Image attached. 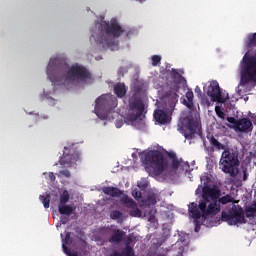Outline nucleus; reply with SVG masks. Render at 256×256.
I'll return each mask as SVG.
<instances>
[{
  "label": "nucleus",
  "mask_w": 256,
  "mask_h": 256,
  "mask_svg": "<svg viewBox=\"0 0 256 256\" xmlns=\"http://www.w3.org/2000/svg\"><path fill=\"white\" fill-rule=\"evenodd\" d=\"M40 200L42 201L44 208L49 209V203H51V200L49 199V196H42L40 195Z\"/></svg>",
  "instance_id": "33"
},
{
  "label": "nucleus",
  "mask_w": 256,
  "mask_h": 256,
  "mask_svg": "<svg viewBox=\"0 0 256 256\" xmlns=\"http://www.w3.org/2000/svg\"><path fill=\"white\" fill-rule=\"evenodd\" d=\"M58 211L60 215H67V217H71V215H73V211H75V208H73L71 205L59 204Z\"/></svg>",
  "instance_id": "21"
},
{
  "label": "nucleus",
  "mask_w": 256,
  "mask_h": 256,
  "mask_svg": "<svg viewBox=\"0 0 256 256\" xmlns=\"http://www.w3.org/2000/svg\"><path fill=\"white\" fill-rule=\"evenodd\" d=\"M111 219L115 220H122L123 219V213L118 210H113L110 214Z\"/></svg>",
  "instance_id": "31"
},
{
  "label": "nucleus",
  "mask_w": 256,
  "mask_h": 256,
  "mask_svg": "<svg viewBox=\"0 0 256 256\" xmlns=\"http://www.w3.org/2000/svg\"><path fill=\"white\" fill-rule=\"evenodd\" d=\"M132 209L133 210L130 211L131 217H141L142 215L141 209L137 208V206Z\"/></svg>",
  "instance_id": "34"
},
{
  "label": "nucleus",
  "mask_w": 256,
  "mask_h": 256,
  "mask_svg": "<svg viewBox=\"0 0 256 256\" xmlns=\"http://www.w3.org/2000/svg\"><path fill=\"white\" fill-rule=\"evenodd\" d=\"M245 217H247V219H251V217H256V201H254L252 204L245 208Z\"/></svg>",
  "instance_id": "28"
},
{
  "label": "nucleus",
  "mask_w": 256,
  "mask_h": 256,
  "mask_svg": "<svg viewBox=\"0 0 256 256\" xmlns=\"http://www.w3.org/2000/svg\"><path fill=\"white\" fill-rule=\"evenodd\" d=\"M207 95L210 97L211 101L217 103H225V98L221 95V88L217 81H213L207 88Z\"/></svg>",
  "instance_id": "12"
},
{
  "label": "nucleus",
  "mask_w": 256,
  "mask_h": 256,
  "mask_svg": "<svg viewBox=\"0 0 256 256\" xmlns=\"http://www.w3.org/2000/svg\"><path fill=\"white\" fill-rule=\"evenodd\" d=\"M69 63L67 62V58L65 56H57V57H52L48 63V65H68Z\"/></svg>",
  "instance_id": "25"
},
{
  "label": "nucleus",
  "mask_w": 256,
  "mask_h": 256,
  "mask_svg": "<svg viewBox=\"0 0 256 256\" xmlns=\"http://www.w3.org/2000/svg\"><path fill=\"white\" fill-rule=\"evenodd\" d=\"M227 121L233 125L235 130L237 129V123H239V120L235 119V117H228Z\"/></svg>",
  "instance_id": "38"
},
{
  "label": "nucleus",
  "mask_w": 256,
  "mask_h": 256,
  "mask_svg": "<svg viewBox=\"0 0 256 256\" xmlns=\"http://www.w3.org/2000/svg\"><path fill=\"white\" fill-rule=\"evenodd\" d=\"M183 169L184 171H189V162L184 163Z\"/></svg>",
  "instance_id": "44"
},
{
  "label": "nucleus",
  "mask_w": 256,
  "mask_h": 256,
  "mask_svg": "<svg viewBox=\"0 0 256 256\" xmlns=\"http://www.w3.org/2000/svg\"><path fill=\"white\" fill-rule=\"evenodd\" d=\"M195 98V95L193 94L192 90H188L186 92V99H183V104L188 107V109L193 108V99Z\"/></svg>",
  "instance_id": "27"
},
{
  "label": "nucleus",
  "mask_w": 256,
  "mask_h": 256,
  "mask_svg": "<svg viewBox=\"0 0 256 256\" xmlns=\"http://www.w3.org/2000/svg\"><path fill=\"white\" fill-rule=\"evenodd\" d=\"M58 177H66V179H70L71 172L69 170H61L58 174Z\"/></svg>",
  "instance_id": "35"
},
{
  "label": "nucleus",
  "mask_w": 256,
  "mask_h": 256,
  "mask_svg": "<svg viewBox=\"0 0 256 256\" xmlns=\"http://www.w3.org/2000/svg\"><path fill=\"white\" fill-rule=\"evenodd\" d=\"M117 107V97L113 95H102L98 97L95 101V111L97 115L102 111H109L111 109H115Z\"/></svg>",
  "instance_id": "10"
},
{
  "label": "nucleus",
  "mask_w": 256,
  "mask_h": 256,
  "mask_svg": "<svg viewBox=\"0 0 256 256\" xmlns=\"http://www.w3.org/2000/svg\"><path fill=\"white\" fill-rule=\"evenodd\" d=\"M209 139V143L211 146L206 147V151L208 153H215V151H221L225 149L223 143L219 142L215 136H211Z\"/></svg>",
  "instance_id": "15"
},
{
  "label": "nucleus",
  "mask_w": 256,
  "mask_h": 256,
  "mask_svg": "<svg viewBox=\"0 0 256 256\" xmlns=\"http://www.w3.org/2000/svg\"><path fill=\"white\" fill-rule=\"evenodd\" d=\"M144 163L148 167H146V171L148 173H152L153 175H161L165 169L169 166L167 163V158L163 156L159 150H150L144 154Z\"/></svg>",
  "instance_id": "5"
},
{
  "label": "nucleus",
  "mask_w": 256,
  "mask_h": 256,
  "mask_svg": "<svg viewBox=\"0 0 256 256\" xmlns=\"http://www.w3.org/2000/svg\"><path fill=\"white\" fill-rule=\"evenodd\" d=\"M60 221H61L62 225H65L67 223L68 219L66 217H61Z\"/></svg>",
  "instance_id": "43"
},
{
  "label": "nucleus",
  "mask_w": 256,
  "mask_h": 256,
  "mask_svg": "<svg viewBox=\"0 0 256 256\" xmlns=\"http://www.w3.org/2000/svg\"><path fill=\"white\" fill-rule=\"evenodd\" d=\"M154 119L157 121V123H160V125H167L169 123V114L165 113V111L158 109L154 112Z\"/></svg>",
  "instance_id": "16"
},
{
  "label": "nucleus",
  "mask_w": 256,
  "mask_h": 256,
  "mask_svg": "<svg viewBox=\"0 0 256 256\" xmlns=\"http://www.w3.org/2000/svg\"><path fill=\"white\" fill-rule=\"evenodd\" d=\"M135 235L129 234L126 238L125 247H132L131 244L135 242Z\"/></svg>",
  "instance_id": "32"
},
{
  "label": "nucleus",
  "mask_w": 256,
  "mask_h": 256,
  "mask_svg": "<svg viewBox=\"0 0 256 256\" xmlns=\"http://www.w3.org/2000/svg\"><path fill=\"white\" fill-rule=\"evenodd\" d=\"M121 203L124 205V207H127L128 209H135L137 207V204L133 200V198H130L128 195H124L121 198Z\"/></svg>",
  "instance_id": "24"
},
{
  "label": "nucleus",
  "mask_w": 256,
  "mask_h": 256,
  "mask_svg": "<svg viewBox=\"0 0 256 256\" xmlns=\"http://www.w3.org/2000/svg\"><path fill=\"white\" fill-rule=\"evenodd\" d=\"M147 86L145 81L135 79L132 84V95L128 100L129 111L125 117V121L131 125L137 126V119L143 115L145 104L141 100V95L145 93Z\"/></svg>",
  "instance_id": "4"
},
{
  "label": "nucleus",
  "mask_w": 256,
  "mask_h": 256,
  "mask_svg": "<svg viewBox=\"0 0 256 256\" xmlns=\"http://www.w3.org/2000/svg\"><path fill=\"white\" fill-rule=\"evenodd\" d=\"M169 157H171V159H172V161H173V160H174V158H175V157H177V155H176V154H174V153H170V154H169Z\"/></svg>",
  "instance_id": "48"
},
{
  "label": "nucleus",
  "mask_w": 256,
  "mask_h": 256,
  "mask_svg": "<svg viewBox=\"0 0 256 256\" xmlns=\"http://www.w3.org/2000/svg\"><path fill=\"white\" fill-rule=\"evenodd\" d=\"M122 126H123V122H117L116 123L117 129H120V127H122Z\"/></svg>",
  "instance_id": "46"
},
{
  "label": "nucleus",
  "mask_w": 256,
  "mask_h": 256,
  "mask_svg": "<svg viewBox=\"0 0 256 256\" xmlns=\"http://www.w3.org/2000/svg\"><path fill=\"white\" fill-rule=\"evenodd\" d=\"M111 256H135V250L133 249V247H125L121 253L115 251L111 254Z\"/></svg>",
  "instance_id": "26"
},
{
  "label": "nucleus",
  "mask_w": 256,
  "mask_h": 256,
  "mask_svg": "<svg viewBox=\"0 0 256 256\" xmlns=\"http://www.w3.org/2000/svg\"><path fill=\"white\" fill-rule=\"evenodd\" d=\"M181 166V161L177 159V157L174 156V160H172V169H179Z\"/></svg>",
  "instance_id": "39"
},
{
  "label": "nucleus",
  "mask_w": 256,
  "mask_h": 256,
  "mask_svg": "<svg viewBox=\"0 0 256 256\" xmlns=\"http://www.w3.org/2000/svg\"><path fill=\"white\" fill-rule=\"evenodd\" d=\"M235 131H240V133H251V131H253V123L248 118L239 119Z\"/></svg>",
  "instance_id": "13"
},
{
  "label": "nucleus",
  "mask_w": 256,
  "mask_h": 256,
  "mask_svg": "<svg viewBox=\"0 0 256 256\" xmlns=\"http://www.w3.org/2000/svg\"><path fill=\"white\" fill-rule=\"evenodd\" d=\"M194 91H195L197 97H201L202 92H201V88L199 86H196Z\"/></svg>",
  "instance_id": "42"
},
{
  "label": "nucleus",
  "mask_w": 256,
  "mask_h": 256,
  "mask_svg": "<svg viewBox=\"0 0 256 256\" xmlns=\"http://www.w3.org/2000/svg\"><path fill=\"white\" fill-rule=\"evenodd\" d=\"M215 111H216V115H218L220 119H225V112H223V110H221L219 106L215 107Z\"/></svg>",
  "instance_id": "37"
},
{
  "label": "nucleus",
  "mask_w": 256,
  "mask_h": 256,
  "mask_svg": "<svg viewBox=\"0 0 256 256\" xmlns=\"http://www.w3.org/2000/svg\"><path fill=\"white\" fill-rule=\"evenodd\" d=\"M102 191L105 195H109L110 197H121V195H123V191L113 186L104 187Z\"/></svg>",
  "instance_id": "20"
},
{
  "label": "nucleus",
  "mask_w": 256,
  "mask_h": 256,
  "mask_svg": "<svg viewBox=\"0 0 256 256\" xmlns=\"http://www.w3.org/2000/svg\"><path fill=\"white\" fill-rule=\"evenodd\" d=\"M243 181H245L248 177L247 170H243Z\"/></svg>",
  "instance_id": "45"
},
{
  "label": "nucleus",
  "mask_w": 256,
  "mask_h": 256,
  "mask_svg": "<svg viewBox=\"0 0 256 256\" xmlns=\"http://www.w3.org/2000/svg\"><path fill=\"white\" fill-rule=\"evenodd\" d=\"M245 45H246L247 49H251L253 47H256V33L249 34L247 36Z\"/></svg>",
  "instance_id": "29"
},
{
  "label": "nucleus",
  "mask_w": 256,
  "mask_h": 256,
  "mask_svg": "<svg viewBox=\"0 0 256 256\" xmlns=\"http://www.w3.org/2000/svg\"><path fill=\"white\" fill-rule=\"evenodd\" d=\"M48 177H49V180L51 181V183H54V181H55V174L53 173V172H50L49 174H48Z\"/></svg>",
  "instance_id": "41"
},
{
  "label": "nucleus",
  "mask_w": 256,
  "mask_h": 256,
  "mask_svg": "<svg viewBox=\"0 0 256 256\" xmlns=\"http://www.w3.org/2000/svg\"><path fill=\"white\" fill-rule=\"evenodd\" d=\"M221 195V189L216 185L213 187L204 186L202 188V200L199 203V207L205 219L207 217H215L217 213H220L221 205L235 203V198L231 194Z\"/></svg>",
  "instance_id": "1"
},
{
  "label": "nucleus",
  "mask_w": 256,
  "mask_h": 256,
  "mask_svg": "<svg viewBox=\"0 0 256 256\" xmlns=\"http://www.w3.org/2000/svg\"><path fill=\"white\" fill-rule=\"evenodd\" d=\"M256 87V65L240 66V82L238 84V93H248Z\"/></svg>",
  "instance_id": "6"
},
{
  "label": "nucleus",
  "mask_w": 256,
  "mask_h": 256,
  "mask_svg": "<svg viewBox=\"0 0 256 256\" xmlns=\"http://www.w3.org/2000/svg\"><path fill=\"white\" fill-rule=\"evenodd\" d=\"M188 211L193 219H201L203 217V211H201V208L195 202L188 205Z\"/></svg>",
  "instance_id": "17"
},
{
  "label": "nucleus",
  "mask_w": 256,
  "mask_h": 256,
  "mask_svg": "<svg viewBox=\"0 0 256 256\" xmlns=\"http://www.w3.org/2000/svg\"><path fill=\"white\" fill-rule=\"evenodd\" d=\"M167 83L168 86H170V89H173V91H175L174 98L175 99H179V96L177 95V93H179V85H185V83H187V80H185L184 77H182L177 70L172 69L169 73H168V77H167Z\"/></svg>",
  "instance_id": "11"
},
{
  "label": "nucleus",
  "mask_w": 256,
  "mask_h": 256,
  "mask_svg": "<svg viewBox=\"0 0 256 256\" xmlns=\"http://www.w3.org/2000/svg\"><path fill=\"white\" fill-rule=\"evenodd\" d=\"M69 202V191L64 190L60 195V204L59 205H67Z\"/></svg>",
  "instance_id": "30"
},
{
  "label": "nucleus",
  "mask_w": 256,
  "mask_h": 256,
  "mask_svg": "<svg viewBox=\"0 0 256 256\" xmlns=\"http://www.w3.org/2000/svg\"><path fill=\"white\" fill-rule=\"evenodd\" d=\"M71 243H73V239H71V232H67L62 243V249L66 255H69V253H73L67 247V245H71Z\"/></svg>",
  "instance_id": "23"
},
{
  "label": "nucleus",
  "mask_w": 256,
  "mask_h": 256,
  "mask_svg": "<svg viewBox=\"0 0 256 256\" xmlns=\"http://www.w3.org/2000/svg\"><path fill=\"white\" fill-rule=\"evenodd\" d=\"M125 237V231L116 229L113 230L112 235L109 238V243H114L115 245H119L121 241H123Z\"/></svg>",
  "instance_id": "18"
},
{
  "label": "nucleus",
  "mask_w": 256,
  "mask_h": 256,
  "mask_svg": "<svg viewBox=\"0 0 256 256\" xmlns=\"http://www.w3.org/2000/svg\"><path fill=\"white\" fill-rule=\"evenodd\" d=\"M222 171L229 173L230 177H237L239 175V157L231 150H224L220 159Z\"/></svg>",
  "instance_id": "8"
},
{
  "label": "nucleus",
  "mask_w": 256,
  "mask_h": 256,
  "mask_svg": "<svg viewBox=\"0 0 256 256\" xmlns=\"http://www.w3.org/2000/svg\"><path fill=\"white\" fill-rule=\"evenodd\" d=\"M114 93L119 99H123L125 95H127V88L125 87V84L123 83H117L114 85Z\"/></svg>",
  "instance_id": "22"
},
{
  "label": "nucleus",
  "mask_w": 256,
  "mask_h": 256,
  "mask_svg": "<svg viewBox=\"0 0 256 256\" xmlns=\"http://www.w3.org/2000/svg\"><path fill=\"white\" fill-rule=\"evenodd\" d=\"M152 65H159L161 64V56L160 55H153L152 56Z\"/></svg>",
  "instance_id": "36"
},
{
  "label": "nucleus",
  "mask_w": 256,
  "mask_h": 256,
  "mask_svg": "<svg viewBox=\"0 0 256 256\" xmlns=\"http://www.w3.org/2000/svg\"><path fill=\"white\" fill-rule=\"evenodd\" d=\"M132 195L135 199H141L143 197V193L139 190H133Z\"/></svg>",
  "instance_id": "40"
},
{
  "label": "nucleus",
  "mask_w": 256,
  "mask_h": 256,
  "mask_svg": "<svg viewBox=\"0 0 256 256\" xmlns=\"http://www.w3.org/2000/svg\"><path fill=\"white\" fill-rule=\"evenodd\" d=\"M178 128L185 139H193L195 135H201V119L196 115L189 114L180 119Z\"/></svg>",
  "instance_id": "7"
},
{
  "label": "nucleus",
  "mask_w": 256,
  "mask_h": 256,
  "mask_svg": "<svg viewBox=\"0 0 256 256\" xmlns=\"http://www.w3.org/2000/svg\"><path fill=\"white\" fill-rule=\"evenodd\" d=\"M77 161H79V154L64 153L59 159V164L62 165V167H71V165H73V163H77Z\"/></svg>",
  "instance_id": "14"
},
{
  "label": "nucleus",
  "mask_w": 256,
  "mask_h": 256,
  "mask_svg": "<svg viewBox=\"0 0 256 256\" xmlns=\"http://www.w3.org/2000/svg\"><path fill=\"white\" fill-rule=\"evenodd\" d=\"M67 255L68 256H79V254H77V252H70Z\"/></svg>",
  "instance_id": "47"
},
{
  "label": "nucleus",
  "mask_w": 256,
  "mask_h": 256,
  "mask_svg": "<svg viewBox=\"0 0 256 256\" xmlns=\"http://www.w3.org/2000/svg\"><path fill=\"white\" fill-rule=\"evenodd\" d=\"M242 65H256V50L247 51L242 59Z\"/></svg>",
  "instance_id": "19"
},
{
  "label": "nucleus",
  "mask_w": 256,
  "mask_h": 256,
  "mask_svg": "<svg viewBox=\"0 0 256 256\" xmlns=\"http://www.w3.org/2000/svg\"><path fill=\"white\" fill-rule=\"evenodd\" d=\"M221 219L228 223V225H243V223H247L245 220V211L243 208L235 205L228 211H222Z\"/></svg>",
  "instance_id": "9"
},
{
  "label": "nucleus",
  "mask_w": 256,
  "mask_h": 256,
  "mask_svg": "<svg viewBox=\"0 0 256 256\" xmlns=\"http://www.w3.org/2000/svg\"><path fill=\"white\" fill-rule=\"evenodd\" d=\"M47 76L52 83H59L61 81H74L76 83H89L93 81L91 72L85 66L73 65L69 68L67 66L63 71V66L48 65Z\"/></svg>",
  "instance_id": "2"
},
{
  "label": "nucleus",
  "mask_w": 256,
  "mask_h": 256,
  "mask_svg": "<svg viewBox=\"0 0 256 256\" xmlns=\"http://www.w3.org/2000/svg\"><path fill=\"white\" fill-rule=\"evenodd\" d=\"M122 33L123 28L119 25L117 19L112 18L110 23L102 21L95 24L92 29L90 41L94 39L95 43L103 45V47H107L108 49H113L112 47H117L118 45L115 39H119Z\"/></svg>",
  "instance_id": "3"
}]
</instances>
